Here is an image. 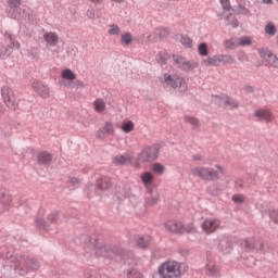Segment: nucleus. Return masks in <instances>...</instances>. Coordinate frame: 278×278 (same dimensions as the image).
Returning a JSON list of instances; mask_svg holds the SVG:
<instances>
[{
	"instance_id": "nucleus-24",
	"label": "nucleus",
	"mask_w": 278,
	"mask_h": 278,
	"mask_svg": "<svg viewBox=\"0 0 278 278\" xmlns=\"http://www.w3.org/2000/svg\"><path fill=\"white\" fill-rule=\"evenodd\" d=\"M131 42H134V36L131 35V33H124L121 36V43L124 47H129V45H131Z\"/></svg>"
},
{
	"instance_id": "nucleus-9",
	"label": "nucleus",
	"mask_w": 278,
	"mask_h": 278,
	"mask_svg": "<svg viewBox=\"0 0 278 278\" xmlns=\"http://www.w3.org/2000/svg\"><path fill=\"white\" fill-rule=\"evenodd\" d=\"M108 136H114V124L112 122H105L96 132V138H98V140H105Z\"/></svg>"
},
{
	"instance_id": "nucleus-48",
	"label": "nucleus",
	"mask_w": 278,
	"mask_h": 278,
	"mask_svg": "<svg viewBox=\"0 0 278 278\" xmlns=\"http://www.w3.org/2000/svg\"><path fill=\"white\" fill-rule=\"evenodd\" d=\"M36 225H37V227H43L45 228V219L37 218L36 219Z\"/></svg>"
},
{
	"instance_id": "nucleus-15",
	"label": "nucleus",
	"mask_w": 278,
	"mask_h": 278,
	"mask_svg": "<svg viewBox=\"0 0 278 278\" xmlns=\"http://www.w3.org/2000/svg\"><path fill=\"white\" fill-rule=\"evenodd\" d=\"M33 88L37 90L39 97L42 99H49V87L40 84V81L33 83Z\"/></svg>"
},
{
	"instance_id": "nucleus-34",
	"label": "nucleus",
	"mask_w": 278,
	"mask_h": 278,
	"mask_svg": "<svg viewBox=\"0 0 278 278\" xmlns=\"http://www.w3.org/2000/svg\"><path fill=\"white\" fill-rule=\"evenodd\" d=\"M185 122L189 123V125H192V127H199V119L192 115H186Z\"/></svg>"
},
{
	"instance_id": "nucleus-2",
	"label": "nucleus",
	"mask_w": 278,
	"mask_h": 278,
	"mask_svg": "<svg viewBox=\"0 0 278 278\" xmlns=\"http://www.w3.org/2000/svg\"><path fill=\"white\" fill-rule=\"evenodd\" d=\"M215 168L198 166L191 169V175L193 177H199V179H203L204 181H216L220 179V175H225V168L220 165H215Z\"/></svg>"
},
{
	"instance_id": "nucleus-39",
	"label": "nucleus",
	"mask_w": 278,
	"mask_h": 278,
	"mask_svg": "<svg viewBox=\"0 0 278 278\" xmlns=\"http://www.w3.org/2000/svg\"><path fill=\"white\" fill-rule=\"evenodd\" d=\"M251 37H241L240 39H239V46L240 47H249V46H251Z\"/></svg>"
},
{
	"instance_id": "nucleus-42",
	"label": "nucleus",
	"mask_w": 278,
	"mask_h": 278,
	"mask_svg": "<svg viewBox=\"0 0 278 278\" xmlns=\"http://www.w3.org/2000/svg\"><path fill=\"white\" fill-rule=\"evenodd\" d=\"M232 201L235 203H244V195H242V194H235V195H232Z\"/></svg>"
},
{
	"instance_id": "nucleus-21",
	"label": "nucleus",
	"mask_w": 278,
	"mask_h": 278,
	"mask_svg": "<svg viewBox=\"0 0 278 278\" xmlns=\"http://www.w3.org/2000/svg\"><path fill=\"white\" fill-rule=\"evenodd\" d=\"M5 38L9 40L8 47H11V52L14 51V49H21V42L16 41L14 36L7 33Z\"/></svg>"
},
{
	"instance_id": "nucleus-40",
	"label": "nucleus",
	"mask_w": 278,
	"mask_h": 278,
	"mask_svg": "<svg viewBox=\"0 0 278 278\" xmlns=\"http://www.w3.org/2000/svg\"><path fill=\"white\" fill-rule=\"evenodd\" d=\"M26 266H29L31 270H38V268H40V265L34 260H27Z\"/></svg>"
},
{
	"instance_id": "nucleus-49",
	"label": "nucleus",
	"mask_w": 278,
	"mask_h": 278,
	"mask_svg": "<svg viewBox=\"0 0 278 278\" xmlns=\"http://www.w3.org/2000/svg\"><path fill=\"white\" fill-rule=\"evenodd\" d=\"M239 14H249V9L244 8V7H239Z\"/></svg>"
},
{
	"instance_id": "nucleus-8",
	"label": "nucleus",
	"mask_w": 278,
	"mask_h": 278,
	"mask_svg": "<svg viewBox=\"0 0 278 278\" xmlns=\"http://www.w3.org/2000/svg\"><path fill=\"white\" fill-rule=\"evenodd\" d=\"M201 228L204 233H214V231L220 229V222L216 218H206L202 224Z\"/></svg>"
},
{
	"instance_id": "nucleus-46",
	"label": "nucleus",
	"mask_w": 278,
	"mask_h": 278,
	"mask_svg": "<svg viewBox=\"0 0 278 278\" xmlns=\"http://www.w3.org/2000/svg\"><path fill=\"white\" fill-rule=\"evenodd\" d=\"M58 218H59L58 213H52L48 216V220H50V223H55Z\"/></svg>"
},
{
	"instance_id": "nucleus-18",
	"label": "nucleus",
	"mask_w": 278,
	"mask_h": 278,
	"mask_svg": "<svg viewBox=\"0 0 278 278\" xmlns=\"http://www.w3.org/2000/svg\"><path fill=\"white\" fill-rule=\"evenodd\" d=\"M140 179L146 188H149L153 184L155 176L151 172H146L141 174Z\"/></svg>"
},
{
	"instance_id": "nucleus-22",
	"label": "nucleus",
	"mask_w": 278,
	"mask_h": 278,
	"mask_svg": "<svg viewBox=\"0 0 278 278\" xmlns=\"http://www.w3.org/2000/svg\"><path fill=\"white\" fill-rule=\"evenodd\" d=\"M202 64L204 66H220L219 56L218 55L210 56L203 60Z\"/></svg>"
},
{
	"instance_id": "nucleus-55",
	"label": "nucleus",
	"mask_w": 278,
	"mask_h": 278,
	"mask_svg": "<svg viewBox=\"0 0 278 278\" xmlns=\"http://www.w3.org/2000/svg\"><path fill=\"white\" fill-rule=\"evenodd\" d=\"M157 202V199L155 198V199H152V201H148V203H149V205H154V203H156Z\"/></svg>"
},
{
	"instance_id": "nucleus-53",
	"label": "nucleus",
	"mask_w": 278,
	"mask_h": 278,
	"mask_svg": "<svg viewBox=\"0 0 278 278\" xmlns=\"http://www.w3.org/2000/svg\"><path fill=\"white\" fill-rule=\"evenodd\" d=\"M244 249H245V251H253V249H255V245L247 244Z\"/></svg>"
},
{
	"instance_id": "nucleus-41",
	"label": "nucleus",
	"mask_w": 278,
	"mask_h": 278,
	"mask_svg": "<svg viewBox=\"0 0 278 278\" xmlns=\"http://www.w3.org/2000/svg\"><path fill=\"white\" fill-rule=\"evenodd\" d=\"M226 47H227V49H233V47H240L239 46V40L229 39V40L226 41Z\"/></svg>"
},
{
	"instance_id": "nucleus-56",
	"label": "nucleus",
	"mask_w": 278,
	"mask_h": 278,
	"mask_svg": "<svg viewBox=\"0 0 278 278\" xmlns=\"http://www.w3.org/2000/svg\"><path fill=\"white\" fill-rule=\"evenodd\" d=\"M87 16H89L90 18H92V16H94V13H92V11H88V12H87Z\"/></svg>"
},
{
	"instance_id": "nucleus-7",
	"label": "nucleus",
	"mask_w": 278,
	"mask_h": 278,
	"mask_svg": "<svg viewBox=\"0 0 278 278\" xmlns=\"http://www.w3.org/2000/svg\"><path fill=\"white\" fill-rule=\"evenodd\" d=\"M215 103L220 108H225L226 110H233L238 108V101L227 97V96H216L214 98Z\"/></svg>"
},
{
	"instance_id": "nucleus-11",
	"label": "nucleus",
	"mask_w": 278,
	"mask_h": 278,
	"mask_svg": "<svg viewBox=\"0 0 278 278\" xmlns=\"http://www.w3.org/2000/svg\"><path fill=\"white\" fill-rule=\"evenodd\" d=\"M254 116L257 121H264L265 123H273L275 121V115L268 109L256 110Z\"/></svg>"
},
{
	"instance_id": "nucleus-31",
	"label": "nucleus",
	"mask_w": 278,
	"mask_h": 278,
	"mask_svg": "<svg viewBox=\"0 0 278 278\" xmlns=\"http://www.w3.org/2000/svg\"><path fill=\"white\" fill-rule=\"evenodd\" d=\"M150 242H153V238L149 235L137 237V243L138 244H150Z\"/></svg>"
},
{
	"instance_id": "nucleus-37",
	"label": "nucleus",
	"mask_w": 278,
	"mask_h": 278,
	"mask_svg": "<svg viewBox=\"0 0 278 278\" xmlns=\"http://www.w3.org/2000/svg\"><path fill=\"white\" fill-rule=\"evenodd\" d=\"M180 42H181V45H184V47H187L188 49H190V47H192V39L188 36H181Z\"/></svg>"
},
{
	"instance_id": "nucleus-17",
	"label": "nucleus",
	"mask_w": 278,
	"mask_h": 278,
	"mask_svg": "<svg viewBox=\"0 0 278 278\" xmlns=\"http://www.w3.org/2000/svg\"><path fill=\"white\" fill-rule=\"evenodd\" d=\"M108 105L105 104V100L98 98L93 101V110L98 114H103V112L106 110Z\"/></svg>"
},
{
	"instance_id": "nucleus-3",
	"label": "nucleus",
	"mask_w": 278,
	"mask_h": 278,
	"mask_svg": "<svg viewBox=\"0 0 278 278\" xmlns=\"http://www.w3.org/2000/svg\"><path fill=\"white\" fill-rule=\"evenodd\" d=\"M160 81L174 90H179V92H186L188 90L186 78L178 75L165 74L163 78H160Z\"/></svg>"
},
{
	"instance_id": "nucleus-16",
	"label": "nucleus",
	"mask_w": 278,
	"mask_h": 278,
	"mask_svg": "<svg viewBox=\"0 0 278 278\" xmlns=\"http://www.w3.org/2000/svg\"><path fill=\"white\" fill-rule=\"evenodd\" d=\"M43 40L49 45L50 47H55L58 42H60V37L58 34L53 31H48L43 34Z\"/></svg>"
},
{
	"instance_id": "nucleus-52",
	"label": "nucleus",
	"mask_w": 278,
	"mask_h": 278,
	"mask_svg": "<svg viewBox=\"0 0 278 278\" xmlns=\"http://www.w3.org/2000/svg\"><path fill=\"white\" fill-rule=\"evenodd\" d=\"M180 253L181 255H189L190 251H188V249H181Z\"/></svg>"
},
{
	"instance_id": "nucleus-58",
	"label": "nucleus",
	"mask_w": 278,
	"mask_h": 278,
	"mask_svg": "<svg viewBox=\"0 0 278 278\" xmlns=\"http://www.w3.org/2000/svg\"><path fill=\"white\" fill-rule=\"evenodd\" d=\"M232 27H238V21L235 20V21L232 22Z\"/></svg>"
},
{
	"instance_id": "nucleus-61",
	"label": "nucleus",
	"mask_w": 278,
	"mask_h": 278,
	"mask_svg": "<svg viewBox=\"0 0 278 278\" xmlns=\"http://www.w3.org/2000/svg\"><path fill=\"white\" fill-rule=\"evenodd\" d=\"M165 63H166V60L161 61V64H165Z\"/></svg>"
},
{
	"instance_id": "nucleus-20",
	"label": "nucleus",
	"mask_w": 278,
	"mask_h": 278,
	"mask_svg": "<svg viewBox=\"0 0 278 278\" xmlns=\"http://www.w3.org/2000/svg\"><path fill=\"white\" fill-rule=\"evenodd\" d=\"M61 77L66 81H75V79H77V74H75L72 70L66 68L61 72Z\"/></svg>"
},
{
	"instance_id": "nucleus-50",
	"label": "nucleus",
	"mask_w": 278,
	"mask_h": 278,
	"mask_svg": "<svg viewBox=\"0 0 278 278\" xmlns=\"http://www.w3.org/2000/svg\"><path fill=\"white\" fill-rule=\"evenodd\" d=\"M70 184H72V186H77L79 184V180L77 178H70Z\"/></svg>"
},
{
	"instance_id": "nucleus-44",
	"label": "nucleus",
	"mask_w": 278,
	"mask_h": 278,
	"mask_svg": "<svg viewBox=\"0 0 278 278\" xmlns=\"http://www.w3.org/2000/svg\"><path fill=\"white\" fill-rule=\"evenodd\" d=\"M220 4L223 5L224 10H231V3L229 2V0H219Z\"/></svg>"
},
{
	"instance_id": "nucleus-38",
	"label": "nucleus",
	"mask_w": 278,
	"mask_h": 278,
	"mask_svg": "<svg viewBox=\"0 0 278 278\" xmlns=\"http://www.w3.org/2000/svg\"><path fill=\"white\" fill-rule=\"evenodd\" d=\"M79 242L81 244H92V237H90V235H81L79 237Z\"/></svg>"
},
{
	"instance_id": "nucleus-14",
	"label": "nucleus",
	"mask_w": 278,
	"mask_h": 278,
	"mask_svg": "<svg viewBox=\"0 0 278 278\" xmlns=\"http://www.w3.org/2000/svg\"><path fill=\"white\" fill-rule=\"evenodd\" d=\"M134 161V155L131 153L118 154L113 159L114 164H119L121 166H125V164H131Z\"/></svg>"
},
{
	"instance_id": "nucleus-32",
	"label": "nucleus",
	"mask_w": 278,
	"mask_h": 278,
	"mask_svg": "<svg viewBox=\"0 0 278 278\" xmlns=\"http://www.w3.org/2000/svg\"><path fill=\"white\" fill-rule=\"evenodd\" d=\"M126 275L128 278H144L138 269H127Z\"/></svg>"
},
{
	"instance_id": "nucleus-43",
	"label": "nucleus",
	"mask_w": 278,
	"mask_h": 278,
	"mask_svg": "<svg viewBox=\"0 0 278 278\" xmlns=\"http://www.w3.org/2000/svg\"><path fill=\"white\" fill-rule=\"evenodd\" d=\"M21 1L22 0H9L8 1L9 8H20Z\"/></svg>"
},
{
	"instance_id": "nucleus-27",
	"label": "nucleus",
	"mask_w": 278,
	"mask_h": 278,
	"mask_svg": "<svg viewBox=\"0 0 278 278\" xmlns=\"http://www.w3.org/2000/svg\"><path fill=\"white\" fill-rule=\"evenodd\" d=\"M220 64H236V59L231 55L218 54Z\"/></svg>"
},
{
	"instance_id": "nucleus-29",
	"label": "nucleus",
	"mask_w": 278,
	"mask_h": 278,
	"mask_svg": "<svg viewBox=\"0 0 278 278\" xmlns=\"http://www.w3.org/2000/svg\"><path fill=\"white\" fill-rule=\"evenodd\" d=\"M9 55H12V47L7 46H0V58L5 59L9 58Z\"/></svg>"
},
{
	"instance_id": "nucleus-35",
	"label": "nucleus",
	"mask_w": 278,
	"mask_h": 278,
	"mask_svg": "<svg viewBox=\"0 0 278 278\" xmlns=\"http://www.w3.org/2000/svg\"><path fill=\"white\" fill-rule=\"evenodd\" d=\"M265 31L268 34V36H275L277 34V28L275 27V24L268 23L265 26Z\"/></svg>"
},
{
	"instance_id": "nucleus-51",
	"label": "nucleus",
	"mask_w": 278,
	"mask_h": 278,
	"mask_svg": "<svg viewBox=\"0 0 278 278\" xmlns=\"http://www.w3.org/2000/svg\"><path fill=\"white\" fill-rule=\"evenodd\" d=\"M98 187L100 188V190H106V188H109L108 182L105 181L101 182V185H98Z\"/></svg>"
},
{
	"instance_id": "nucleus-26",
	"label": "nucleus",
	"mask_w": 278,
	"mask_h": 278,
	"mask_svg": "<svg viewBox=\"0 0 278 278\" xmlns=\"http://www.w3.org/2000/svg\"><path fill=\"white\" fill-rule=\"evenodd\" d=\"M151 170L155 173V175H164L166 167L161 163H153L151 165Z\"/></svg>"
},
{
	"instance_id": "nucleus-28",
	"label": "nucleus",
	"mask_w": 278,
	"mask_h": 278,
	"mask_svg": "<svg viewBox=\"0 0 278 278\" xmlns=\"http://www.w3.org/2000/svg\"><path fill=\"white\" fill-rule=\"evenodd\" d=\"M8 16L9 18H18L21 16V9L18 7H9Z\"/></svg>"
},
{
	"instance_id": "nucleus-59",
	"label": "nucleus",
	"mask_w": 278,
	"mask_h": 278,
	"mask_svg": "<svg viewBox=\"0 0 278 278\" xmlns=\"http://www.w3.org/2000/svg\"><path fill=\"white\" fill-rule=\"evenodd\" d=\"M112 1H115V3H123V1L125 0H112Z\"/></svg>"
},
{
	"instance_id": "nucleus-36",
	"label": "nucleus",
	"mask_w": 278,
	"mask_h": 278,
	"mask_svg": "<svg viewBox=\"0 0 278 278\" xmlns=\"http://www.w3.org/2000/svg\"><path fill=\"white\" fill-rule=\"evenodd\" d=\"M96 255H104L108 256V248L105 245H97L96 247Z\"/></svg>"
},
{
	"instance_id": "nucleus-23",
	"label": "nucleus",
	"mask_w": 278,
	"mask_h": 278,
	"mask_svg": "<svg viewBox=\"0 0 278 278\" xmlns=\"http://www.w3.org/2000/svg\"><path fill=\"white\" fill-rule=\"evenodd\" d=\"M206 268V274L208 277H216V275H218V267L216 266V264L208 262L205 266Z\"/></svg>"
},
{
	"instance_id": "nucleus-4",
	"label": "nucleus",
	"mask_w": 278,
	"mask_h": 278,
	"mask_svg": "<svg viewBox=\"0 0 278 278\" xmlns=\"http://www.w3.org/2000/svg\"><path fill=\"white\" fill-rule=\"evenodd\" d=\"M164 227L170 233H195L197 227L194 225H184L176 220H167L164 223Z\"/></svg>"
},
{
	"instance_id": "nucleus-54",
	"label": "nucleus",
	"mask_w": 278,
	"mask_h": 278,
	"mask_svg": "<svg viewBox=\"0 0 278 278\" xmlns=\"http://www.w3.org/2000/svg\"><path fill=\"white\" fill-rule=\"evenodd\" d=\"M262 2L267 5H273V0H262Z\"/></svg>"
},
{
	"instance_id": "nucleus-25",
	"label": "nucleus",
	"mask_w": 278,
	"mask_h": 278,
	"mask_svg": "<svg viewBox=\"0 0 278 278\" xmlns=\"http://www.w3.org/2000/svg\"><path fill=\"white\" fill-rule=\"evenodd\" d=\"M121 129H122V131H124V134H131V131H134V129H136V124H134V122H131V121H128V122L122 124Z\"/></svg>"
},
{
	"instance_id": "nucleus-13",
	"label": "nucleus",
	"mask_w": 278,
	"mask_h": 278,
	"mask_svg": "<svg viewBox=\"0 0 278 278\" xmlns=\"http://www.w3.org/2000/svg\"><path fill=\"white\" fill-rule=\"evenodd\" d=\"M258 53L261 58L268 62L270 66H274V68H278V58L274 55L269 50L260 49Z\"/></svg>"
},
{
	"instance_id": "nucleus-30",
	"label": "nucleus",
	"mask_w": 278,
	"mask_h": 278,
	"mask_svg": "<svg viewBox=\"0 0 278 278\" xmlns=\"http://www.w3.org/2000/svg\"><path fill=\"white\" fill-rule=\"evenodd\" d=\"M198 53L203 58H207V55H210V49L207 48V43H200L198 47Z\"/></svg>"
},
{
	"instance_id": "nucleus-33",
	"label": "nucleus",
	"mask_w": 278,
	"mask_h": 278,
	"mask_svg": "<svg viewBox=\"0 0 278 278\" xmlns=\"http://www.w3.org/2000/svg\"><path fill=\"white\" fill-rule=\"evenodd\" d=\"M108 34L110 36H118V34H121V27H118V25H109V30Z\"/></svg>"
},
{
	"instance_id": "nucleus-19",
	"label": "nucleus",
	"mask_w": 278,
	"mask_h": 278,
	"mask_svg": "<svg viewBox=\"0 0 278 278\" xmlns=\"http://www.w3.org/2000/svg\"><path fill=\"white\" fill-rule=\"evenodd\" d=\"M37 160L39 164H50L51 160H53V156L49 152H39Z\"/></svg>"
},
{
	"instance_id": "nucleus-60",
	"label": "nucleus",
	"mask_w": 278,
	"mask_h": 278,
	"mask_svg": "<svg viewBox=\"0 0 278 278\" xmlns=\"http://www.w3.org/2000/svg\"><path fill=\"white\" fill-rule=\"evenodd\" d=\"M141 249H147V245H146V244H142V245H141Z\"/></svg>"
},
{
	"instance_id": "nucleus-47",
	"label": "nucleus",
	"mask_w": 278,
	"mask_h": 278,
	"mask_svg": "<svg viewBox=\"0 0 278 278\" xmlns=\"http://www.w3.org/2000/svg\"><path fill=\"white\" fill-rule=\"evenodd\" d=\"M193 162H203V156L201 154H195L192 156Z\"/></svg>"
},
{
	"instance_id": "nucleus-57",
	"label": "nucleus",
	"mask_w": 278,
	"mask_h": 278,
	"mask_svg": "<svg viewBox=\"0 0 278 278\" xmlns=\"http://www.w3.org/2000/svg\"><path fill=\"white\" fill-rule=\"evenodd\" d=\"M91 1V3H101V1H103V0H90Z\"/></svg>"
},
{
	"instance_id": "nucleus-5",
	"label": "nucleus",
	"mask_w": 278,
	"mask_h": 278,
	"mask_svg": "<svg viewBox=\"0 0 278 278\" xmlns=\"http://www.w3.org/2000/svg\"><path fill=\"white\" fill-rule=\"evenodd\" d=\"M1 97L10 110H18V100L16 99V94H14V90L10 86H3L1 88Z\"/></svg>"
},
{
	"instance_id": "nucleus-6",
	"label": "nucleus",
	"mask_w": 278,
	"mask_h": 278,
	"mask_svg": "<svg viewBox=\"0 0 278 278\" xmlns=\"http://www.w3.org/2000/svg\"><path fill=\"white\" fill-rule=\"evenodd\" d=\"M160 155V147L151 146L144 148L137 156L139 164H144V162H155Z\"/></svg>"
},
{
	"instance_id": "nucleus-1",
	"label": "nucleus",
	"mask_w": 278,
	"mask_h": 278,
	"mask_svg": "<svg viewBox=\"0 0 278 278\" xmlns=\"http://www.w3.org/2000/svg\"><path fill=\"white\" fill-rule=\"evenodd\" d=\"M188 273V264L177 261H166L159 267L160 278H181Z\"/></svg>"
},
{
	"instance_id": "nucleus-45",
	"label": "nucleus",
	"mask_w": 278,
	"mask_h": 278,
	"mask_svg": "<svg viewBox=\"0 0 278 278\" xmlns=\"http://www.w3.org/2000/svg\"><path fill=\"white\" fill-rule=\"evenodd\" d=\"M271 220H274V223L278 224V211H271L269 214Z\"/></svg>"
},
{
	"instance_id": "nucleus-12",
	"label": "nucleus",
	"mask_w": 278,
	"mask_h": 278,
	"mask_svg": "<svg viewBox=\"0 0 278 278\" xmlns=\"http://www.w3.org/2000/svg\"><path fill=\"white\" fill-rule=\"evenodd\" d=\"M173 60L179 68H182L184 71H190L192 68H197V64L194 62H190L186 60L184 56L179 55H173Z\"/></svg>"
},
{
	"instance_id": "nucleus-10",
	"label": "nucleus",
	"mask_w": 278,
	"mask_h": 278,
	"mask_svg": "<svg viewBox=\"0 0 278 278\" xmlns=\"http://www.w3.org/2000/svg\"><path fill=\"white\" fill-rule=\"evenodd\" d=\"M12 195L1 192L0 193V216L1 214H5V212H10L13 207Z\"/></svg>"
}]
</instances>
